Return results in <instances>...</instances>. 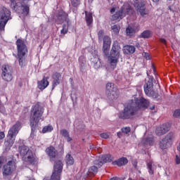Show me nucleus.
Here are the masks:
<instances>
[{"mask_svg": "<svg viewBox=\"0 0 180 180\" xmlns=\"http://www.w3.org/2000/svg\"><path fill=\"white\" fill-rule=\"evenodd\" d=\"M150 105V101L144 98L132 99L128 103L124 108L123 112L119 114L120 119H134V116H137L139 110H144L147 109Z\"/></svg>", "mask_w": 180, "mask_h": 180, "instance_id": "f257e3e1", "label": "nucleus"}, {"mask_svg": "<svg viewBox=\"0 0 180 180\" xmlns=\"http://www.w3.org/2000/svg\"><path fill=\"white\" fill-rule=\"evenodd\" d=\"M19 153L25 162L34 165L38 161L37 157H36L32 150L26 146H20L19 148Z\"/></svg>", "mask_w": 180, "mask_h": 180, "instance_id": "f03ea898", "label": "nucleus"}, {"mask_svg": "<svg viewBox=\"0 0 180 180\" xmlns=\"http://www.w3.org/2000/svg\"><path fill=\"white\" fill-rule=\"evenodd\" d=\"M120 50H122V49L120 48V46H119V43H117V41H115L112 44L110 56L108 57V61L113 69L116 68L117 63H119Z\"/></svg>", "mask_w": 180, "mask_h": 180, "instance_id": "7ed1b4c3", "label": "nucleus"}, {"mask_svg": "<svg viewBox=\"0 0 180 180\" xmlns=\"http://www.w3.org/2000/svg\"><path fill=\"white\" fill-rule=\"evenodd\" d=\"M15 44L17 46V58L20 67H23L25 65V56L27 54V46L25 44V41L20 39H18Z\"/></svg>", "mask_w": 180, "mask_h": 180, "instance_id": "20e7f679", "label": "nucleus"}, {"mask_svg": "<svg viewBox=\"0 0 180 180\" xmlns=\"http://www.w3.org/2000/svg\"><path fill=\"white\" fill-rule=\"evenodd\" d=\"M43 115V110L39 105V104H36L32 110L31 115H30V122H31V127H32V133L31 137H33L34 134V130H33V127L39 123V120L41 119V116Z\"/></svg>", "mask_w": 180, "mask_h": 180, "instance_id": "39448f33", "label": "nucleus"}, {"mask_svg": "<svg viewBox=\"0 0 180 180\" xmlns=\"http://www.w3.org/2000/svg\"><path fill=\"white\" fill-rule=\"evenodd\" d=\"M21 126L22 124L20 122H17L9 129L7 140L5 142L6 146H8V147H12L13 146V143H15V139H16V136H18V133H19V130H20Z\"/></svg>", "mask_w": 180, "mask_h": 180, "instance_id": "423d86ee", "label": "nucleus"}, {"mask_svg": "<svg viewBox=\"0 0 180 180\" xmlns=\"http://www.w3.org/2000/svg\"><path fill=\"white\" fill-rule=\"evenodd\" d=\"M131 13H133V8H131L130 4H125L118 11L112 15V20L119 22V20H122L126 15H131Z\"/></svg>", "mask_w": 180, "mask_h": 180, "instance_id": "0eeeda50", "label": "nucleus"}, {"mask_svg": "<svg viewBox=\"0 0 180 180\" xmlns=\"http://www.w3.org/2000/svg\"><path fill=\"white\" fill-rule=\"evenodd\" d=\"M105 94L109 101H116L119 98V89L114 83H107L105 86Z\"/></svg>", "mask_w": 180, "mask_h": 180, "instance_id": "6e6552de", "label": "nucleus"}, {"mask_svg": "<svg viewBox=\"0 0 180 180\" xmlns=\"http://www.w3.org/2000/svg\"><path fill=\"white\" fill-rule=\"evenodd\" d=\"M129 2L133 5L137 12L143 18L148 16V10L146 8L144 0H129Z\"/></svg>", "mask_w": 180, "mask_h": 180, "instance_id": "1a4fd4ad", "label": "nucleus"}, {"mask_svg": "<svg viewBox=\"0 0 180 180\" xmlns=\"http://www.w3.org/2000/svg\"><path fill=\"white\" fill-rule=\"evenodd\" d=\"M11 19H12V17H11V11L6 7H3L0 11V33L5 31L6 23Z\"/></svg>", "mask_w": 180, "mask_h": 180, "instance_id": "9d476101", "label": "nucleus"}, {"mask_svg": "<svg viewBox=\"0 0 180 180\" xmlns=\"http://www.w3.org/2000/svg\"><path fill=\"white\" fill-rule=\"evenodd\" d=\"M56 18L58 23H63V20L67 22V25H63V29L60 31V33L62 34H66V33H68V26H70V20L68 19V14L65 13V11L60 10L58 11V13L56 14Z\"/></svg>", "mask_w": 180, "mask_h": 180, "instance_id": "9b49d317", "label": "nucleus"}, {"mask_svg": "<svg viewBox=\"0 0 180 180\" xmlns=\"http://www.w3.org/2000/svg\"><path fill=\"white\" fill-rule=\"evenodd\" d=\"M174 140H175V134L174 132L167 134L165 138L160 141V148H161V150H165L171 147L174 143Z\"/></svg>", "mask_w": 180, "mask_h": 180, "instance_id": "f8f14e48", "label": "nucleus"}, {"mask_svg": "<svg viewBox=\"0 0 180 180\" xmlns=\"http://www.w3.org/2000/svg\"><path fill=\"white\" fill-rule=\"evenodd\" d=\"M14 171H16V162L13 160H10L3 167L2 174L4 178H8V176L13 174Z\"/></svg>", "mask_w": 180, "mask_h": 180, "instance_id": "ddd939ff", "label": "nucleus"}, {"mask_svg": "<svg viewBox=\"0 0 180 180\" xmlns=\"http://www.w3.org/2000/svg\"><path fill=\"white\" fill-rule=\"evenodd\" d=\"M63 172V162L57 160L53 167V172L51 175V180H60V175Z\"/></svg>", "mask_w": 180, "mask_h": 180, "instance_id": "4468645a", "label": "nucleus"}, {"mask_svg": "<svg viewBox=\"0 0 180 180\" xmlns=\"http://www.w3.org/2000/svg\"><path fill=\"white\" fill-rule=\"evenodd\" d=\"M1 71V77L4 81H6L7 82L12 81L13 69L11 66H9V65H4L2 66Z\"/></svg>", "mask_w": 180, "mask_h": 180, "instance_id": "2eb2a0df", "label": "nucleus"}, {"mask_svg": "<svg viewBox=\"0 0 180 180\" xmlns=\"http://www.w3.org/2000/svg\"><path fill=\"white\" fill-rule=\"evenodd\" d=\"M143 88H144V92L148 96H151L154 99L158 98V93H155L154 91H153V84L152 79L148 80L144 84Z\"/></svg>", "mask_w": 180, "mask_h": 180, "instance_id": "dca6fc26", "label": "nucleus"}, {"mask_svg": "<svg viewBox=\"0 0 180 180\" xmlns=\"http://www.w3.org/2000/svg\"><path fill=\"white\" fill-rule=\"evenodd\" d=\"M112 160L113 157H112L110 155H101L99 156L98 160L94 161V164L96 165V167L101 168L103 164L106 162H112Z\"/></svg>", "mask_w": 180, "mask_h": 180, "instance_id": "f3484780", "label": "nucleus"}, {"mask_svg": "<svg viewBox=\"0 0 180 180\" xmlns=\"http://www.w3.org/2000/svg\"><path fill=\"white\" fill-rule=\"evenodd\" d=\"M111 44L112 40L110 39V37L108 36L104 37L103 50L105 56H109V50H110Z\"/></svg>", "mask_w": 180, "mask_h": 180, "instance_id": "a211bd4d", "label": "nucleus"}, {"mask_svg": "<svg viewBox=\"0 0 180 180\" xmlns=\"http://www.w3.org/2000/svg\"><path fill=\"white\" fill-rule=\"evenodd\" d=\"M168 131H169V124H163L158 127L155 130L157 136H164Z\"/></svg>", "mask_w": 180, "mask_h": 180, "instance_id": "6ab92c4d", "label": "nucleus"}, {"mask_svg": "<svg viewBox=\"0 0 180 180\" xmlns=\"http://www.w3.org/2000/svg\"><path fill=\"white\" fill-rule=\"evenodd\" d=\"M46 153L49 155L51 161H54L55 158H57L58 152L53 146H49L46 149Z\"/></svg>", "mask_w": 180, "mask_h": 180, "instance_id": "aec40b11", "label": "nucleus"}, {"mask_svg": "<svg viewBox=\"0 0 180 180\" xmlns=\"http://www.w3.org/2000/svg\"><path fill=\"white\" fill-rule=\"evenodd\" d=\"M49 77H44L41 81L38 82V88L43 91V89H46L48 85H49Z\"/></svg>", "mask_w": 180, "mask_h": 180, "instance_id": "412c9836", "label": "nucleus"}, {"mask_svg": "<svg viewBox=\"0 0 180 180\" xmlns=\"http://www.w3.org/2000/svg\"><path fill=\"white\" fill-rule=\"evenodd\" d=\"M53 81L52 89H54V88L60 84V79H61V74L58 73V72H56L53 75Z\"/></svg>", "mask_w": 180, "mask_h": 180, "instance_id": "4be33fe9", "label": "nucleus"}, {"mask_svg": "<svg viewBox=\"0 0 180 180\" xmlns=\"http://www.w3.org/2000/svg\"><path fill=\"white\" fill-rule=\"evenodd\" d=\"M139 31V29L136 27H131L129 26L127 29H126V33H127V36H129V37H131V36H133L134 34H136V33H137V32Z\"/></svg>", "mask_w": 180, "mask_h": 180, "instance_id": "5701e85b", "label": "nucleus"}, {"mask_svg": "<svg viewBox=\"0 0 180 180\" xmlns=\"http://www.w3.org/2000/svg\"><path fill=\"white\" fill-rule=\"evenodd\" d=\"M136 51V48L133 46L127 45L123 48L124 54H133Z\"/></svg>", "mask_w": 180, "mask_h": 180, "instance_id": "b1692460", "label": "nucleus"}, {"mask_svg": "<svg viewBox=\"0 0 180 180\" xmlns=\"http://www.w3.org/2000/svg\"><path fill=\"white\" fill-rule=\"evenodd\" d=\"M129 162V160H127V158H121L118 160L115 161L114 164L115 165H117L118 167H122V165H126Z\"/></svg>", "mask_w": 180, "mask_h": 180, "instance_id": "393cba45", "label": "nucleus"}, {"mask_svg": "<svg viewBox=\"0 0 180 180\" xmlns=\"http://www.w3.org/2000/svg\"><path fill=\"white\" fill-rule=\"evenodd\" d=\"M85 14H86V22L88 26H89V25H91V23H92V22H94V18L92 17V13H88V12L85 11Z\"/></svg>", "mask_w": 180, "mask_h": 180, "instance_id": "a878e982", "label": "nucleus"}, {"mask_svg": "<svg viewBox=\"0 0 180 180\" xmlns=\"http://www.w3.org/2000/svg\"><path fill=\"white\" fill-rule=\"evenodd\" d=\"M65 162L67 165H74V158H72L70 154L66 155Z\"/></svg>", "mask_w": 180, "mask_h": 180, "instance_id": "bb28decb", "label": "nucleus"}, {"mask_svg": "<svg viewBox=\"0 0 180 180\" xmlns=\"http://www.w3.org/2000/svg\"><path fill=\"white\" fill-rule=\"evenodd\" d=\"M141 143H142V144H146V145H148V146H152V144H153V143H154V138L149 137V138L143 139L142 140Z\"/></svg>", "mask_w": 180, "mask_h": 180, "instance_id": "cd10ccee", "label": "nucleus"}, {"mask_svg": "<svg viewBox=\"0 0 180 180\" xmlns=\"http://www.w3.org/2000/svg\"><path fill=\"white\" fill-rule=\"evenodd\" d=\"M60 134H62V136H63V137L66 138L67 141L70 142L71 141V140H72L70 137V134L68 133V131H67V129H63L60 131Z\"/></svg>", "mask_w": 180, "mask_h": 180, "instance_id": "c85d7f7f", "label": "nucleus"}, {"mask_svg": "<svg viewBox=\"0 0 180 180\" xmlns=\"http://www.w3.org/2000/svg\"><path fill=\"white\" fill-rule=\"evenodd\" d=\"M20 8V9H22V11L20 12V13H22L23 15H29V11H30L29 6L21 5Z\"/></svg>", "mask_w": 180, "mask_h": 180, "instance_id": "c756f323", "label": "nucleus"}, {"mask_svg": "<svg viewBox=\"0 0 180 180\" xmlns=\"http://www.w3.org/2000/svg\"><path fill=\"white\" fill-rule=\"evenodd\" d=\"M98 172V167L96 166H92L89 169V174L90 175H95Z\"/></svg>", "mask_w": 180, "mask_h": 180, "instance_id": "7c9ffc66", "label": "nucleus"}, {"mask_svg": "<svg viewBox=\"0 0 180 180\" xmlns=\"http://www.w3.org/2000/svg\"><path fill=\"white\" fill-rule=\"evenodd\" d=\"M151 36V32L148 30L144 31L141 34V37L143 39H148Z\"/></svg>", "mask_w": 180, "mask_h": 180, "instance_id": "2f4dec72", "label": "nucleus"}, {"mask_svg": "<svg viewBox=\"0 0 180 180\" xmlns=\"http://www.w3.org/2000/svg\"><path fill=\"white\" fill-rule=\"evenodd\" d=\"M50 131H53V127L51 125H48L42 129V133H49Z\"/></svg>", "mask_w": 180, "mask_h": 180, "instance_id": "473e14b6", "label": "nucleus"}, {"mask_svg": "<svg viewBox=\"0 0 180 180\" xmlns=\"http://www.w3.org/2000/svg\"><path fill=\"white\" fill-rule=\"evenodd\" d=\"M111 29L112 30V32L115 34H118L120 30V27L117 26V25H115L111 27Z\"/></svg>", "mask_w": 180, "mask_h": 180, "instance_id": "72a5a7b5", "label": "nucleus"}, {"mask_svg": "<svg viewBox=\"0 0 180 180\" xmlns=\"http://www.w3.org/2000/svg\"><path fill=\"white\" fill-rule=\"evenodd\" d=\"M147 165L149 169L148 171L149 174H154V170H153V162H149Z\"/></svg>", "mask_w": 180, "mask_h": 180, "instance_id": "f704fd0d", "label": "nucleus"}, {"mask_svg": "<svg viewBox=\"0 0 180 180\" xmlns=\"http://www.w3.org/2000/svg\"><path fill=\"white\" fill-rule=\"evenodd\" d=\"M122 133H124V134H129V133L131 131V129L129 127H123L122 129Z\"/></svg>", "mask_w": 180, "mask_h": 180, "instance_id": "c9c22d12", "label": "nucleus"}, {"mask_svg": "<svg viewBox=\"0 0 180 180\" xmlns=\"http://www.w3.org/2000/svg\"><path fill=\"white\" fill-rule=\"evenodd\" d=\"M80 1L81 0H71V4L75 8H77V6L79 5Z\"/></svg>", "mask_w": 180, "mask_h": 180, "instance_id": "e433bc0d", "label": "nucleus"}, {"mask_svg": "<svg viewBox=\"0 0 180 180\" xmlns=\"http://www.w3.org/2000/svg\"><path fill=\"white\" fill-rule=\"evenodd\" d=\"M109 136H110V134L105 132V133L101 134L100 137H101V139H108Z\"/></svg>", "mask_w": 180, "mask_h": 180, "instance_id": "4c0bfd02", "label": "nucleus"}, {"mask_svg": "<svg viewBox=\"0 0 180 180\" xmlns=\"http://www.w3.org/2000/svg\"><path fill=\"white\" fill-rule=\"evenodd\" d=\"M103 34H104L103 30H101L100 31H98V36L99 40H101V39H102V37H103Z\"/></svg>", "mask_w": 180, "mask_h": 180, "instance_id": "58836bf2", "label": "nucleus"}, {"mask_svg": "<svg viewBox=\"0 0 180 180\" xmlns=\"http://www.w3.org/2000/svg\"><path fill=\"white\" fill-rule=\"evenodd\" d=\"M11 6H13L14 9L18 10V6L16 5V1L15 0H11Z\"/></svg>", "mask_w": 180, "mask_h": 180, "instance_id": "ea45409f", "label": "nucleus"}, {"mask_svg": "<svg viewBox=\"0 0 180 180\" xmlns=\"http://www.w3.org/2000/svg\"><path fill=\"white\" fill-rule=\"evenodd\" d=\"M4 162L5 159H4V157H0V169L2 168V165H4Z\"/></svg>", "mask_w": 180, "mask_h": 180, "instance_id": "a19ab883", "label": "nucleus"}, {"mask_svg": "<svg viewBox=\"0 0 180 180\" xmlns=\"http://www.w3.org/2000/svg\"><path fill=\"white\" fill-rule=\"evenodd\" d=\"M5 111V108H4V105H2V103L0 101V112L1 113H4Z\"/></svg>", "mask_w": 180, "mask_h": 180, "instance_id": "79ce46f5", "label": "nucleus"}, {"mask_svg": "<svg viewBox=\"0 0 180 180\" xmlns=\"http://www.w3.org/2000/svg\"><path fill=\"white\" fill-rule=\"evenodd\" d=\"M5 139V133L4 131H0V140Z\"/></svg>", "mask_w": 180, "mask_h": 180, "instance_id": "37998d69", "label": "nucleus"}, {"mask_svg": "<svg viewBox=\"0 0 180 180\" xmlns=\"http://www.w3.org/2000/svg\"><path fill=\"white\" fill-rule=\"evenodd\" d=\"M160 43H162L163 44H167V40H165V39H164V38H160Z\"/></svg>", "mask_w": 180, "mask_h": 180, "instance_id": "c03bdc74", "label": "nucleus"}, {"mask_svg": "<svg viewBox=\"0 0 180 180\" xmlns=\"http://www.w3.org/2000/svg\"><path fill=\"white\" fill-rule=\"evenodd\" d=\"M143 56L145 57V58H146V60H150V54H148V53H145L143 54Z\"/></svg>", "mask_w": 180, "mask_h": 180, "instance_id": "a18cd8bd", "label": "nucleus"}, {"mask_svg": "<svg viewBox=\"0 0 180 180\" xmlns=\"http://www.w3.org/2000/svg\"><path fill=\"white\" fill-rule=\"evenodd\" d=\"M176 164H180V155H176Z\"/></svg>", "mask_w": 180, "mask_h": 180, "instance_id": "49530a36", "label": "nucleus"}, {"mask_svg": "<svg viewBox=\"0 0 180 180\" xmlns=\"http://www.w3.org/2000/svg\"><path fill=\"white\" fill-rule=\"evenodd\" d=\"M114 12H116V8H111V10H110V13H112V14H113Z\"/></svg>", "mask_w": 180, "mask_h": 180, "instance_id": "de8ad7c7", "label": "nucleus"}, {"mask_svg": "<svg viewBox=\"0 0 180 180\" xmlns=\"http://www.w3.org/2000/svg\"><path fill=\"white\" fill-rule=\"evenodd\" d=\"M150 110H154L155 109V105H153L150 107Z\"/></svg>", "mask_w": 180, "mask_h": 180, "instance_id": "09e8293b", "label": "nucleus"}, {"mask_svg": "<svg viewBox=\"0 0 180 180\" xmlns=\"http://www.w3.org/2000/svg\"><path fill=\"white\" fill-rule=\"evenodd\" d=\"M122 136V132H117V136L119 137V139H120Z\"/></svg>", "mask_w": 180, "mask_h": 180, "instance_id": "8fccbe9b", "label": "nucleus"}, {"mask_svg": "<svg viewBox=\"0 0 180 180\" xmlns=\"http://www.w3.org/2000/svg\"><path fill=\"white\" fill-rule=\"evenodd\" d=\"M177 150H178V151L180 153V143H179V145L178 147H177Z\"/></svg>", "mask_w": 180, "mask_h": 180, "instance_id": "3c124183", "label": "nucleus"}, {"mask_svg": "<svg viewBox=\"0 0 180 180\" xmlns=\"http://www.w3.org/2000/svg\"><path fill=\"white\" fill-rule=\"evenodd\" d=\"M160 0H153V2H158Z\"/></svg>", "mask_w": 180, "mask_h": 180, "instance_id": "603ef678", "label": "nucleus"}, {"mask_svg": "<svg viewBox=\"0 0 180 180\" xmlns=\"http://www.w3.org/2000/svg\"><path fill=\"white\" fill-rule=\"evenodd\" d=\"M82 58H84V57H80V58H79V61H81V60H82Z\"/></svg>", "mask_w": 180, "mask_h": 180, "instance_id": "864d4df0", "label": "nucleus"}, {"mask_svg": "<svg viewBox=\"0 0 180 180\" xmlns=\"http://www.w3.org/2000/svg\"><path fill=\"white\" fill-rule=\"evenodd\" d=\"M98 65V62H96V63H95V65H94L95 67H96V65Z\"/></svg>", "mask_w": 180, "mask_h": 180, "instance_id": "5fc2aeb1", "label": "nucleus"}, {"mask_svg": "<svg viewBox=\"0 0 180 180\" xmlns=\"http://www.w3.org/2000/svg\"><path fill=\"white\" fill-rule=\"evenodd\" d=\"M96 61H98L99 59H98V58H96Z\"/></svg>", "mask_w": 180, "mask_h": 180, "instance_id": "6e6d98bb", "label": "nucleus"}, {"mask_svg": "<svg viewBox=\"0 0 180 180\" xmlns=\"http://www.w3.org/2000/svg\"><path fill=\"white\" fill-rule=\"evenodd\" d=\"M31 180H34V179H32Z\"/></svg>", "mask_w": 180, "mask_h": 180, "instance_id": "4d7b16f0", "label": "nucleus"}]
</instances>
